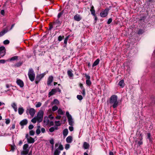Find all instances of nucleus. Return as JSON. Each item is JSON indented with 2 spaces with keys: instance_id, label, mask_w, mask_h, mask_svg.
<instances>
[{
  "instance_id": "nucleus-26",
  "label": "nucleus",
  "mask_w": 155,
  "mask_h": 155,
  "mask_svg": "<svg viewBox=\"0 0 155 155\" xmlns=\"http://www.w3.org/2000/svg\"><path fill=\"white\" fill-rule=\"evenodd\" d=\"M100 60L99 59H97L94 63L92 67H94L97 65L99 63Z\"/></svg>"
},
{
  "instance_id": "nucleus-18",
  "label": "nucleus",
  "mask_w": 155,
  "mask_h": 155,
  "mask_svg": "<svg viewBox=\"0 0 155 155\" xmlns=\"http://www.w3.org/2000/svg\"><path fill=\"white\" fill-rule=\"evenodd\" d=\"M67 73L69 78L71 79H73L74 75L71 71L70 70H68L67 72Z\"/></svg>"
},
{
  "instance_id": "nucleus-49",
  "label": "nucleus",
  "mask_w": 155,
  "mask_h": 155,
  "mask_svg": "<svg viewBox=\"0 0 155 155\" xmlns=\"http://www.w3.org/2000/svg\"><path fill=\"white\" fill-rule=\"evenodd\" d=\"M112 19L111 18H110L108 19V20L107 22V23L108 24H110L111 23V22H112Z\"/></svg>"
},
{
  "instance_id": "nucleus-4",
  "label": "nucleus",
  "mask_w": 155,
  "mask_h": 155,
  "mask_svg": "<svg viewBox=\"0 0 155 155\" xmlns=\"http://www.w3.org/2000/svg\"><path fill=\"white\" fill-rule=\"evenodd\" d=\"M28 75L30 80L31 81H33L34 80L35 74L32 69L31 68L29 69Z\"/></svg>"
},
{
  "instance_id": "nucleus-3",
  "label": "nucleus",
  "mask_w": 155,
  "mask_h": 155,
  "mask_svg": "<svg viewBox=\"0 0 155 155\" xmlns=\"http://www.w3.org/2000/svg\"><path fill=\"white\" fill-rule=\"evenodd\" d=\"M64 149L63 145L58 143H56L55 145V150L54 155H59L61 153V150H62Z\"/></svg>"
},
{
  "instance_id": "nucleus-37",
  "label": "nucleus",
  "mask_w": 155,
  "mask_h": 155,
  "mask_svg": "<svg viewBox=\"0 0 155 155\" xmlns=\"http://www.w3.org/2000/svg\"><path fill=\"white\" fill-rule=\"evenodd\" d=\"M38 128L36 130V133L38 135L40 133H41V131L39 129V128L40 127V126H38Z\"/></svg>"
},
{
  "instance_id": "nucleus-22",
  "label": "nucleus",
  "mask_w": 155,
  "mask_h": 155,
  "mask_svg": "<svg viewBox=\"0 0 155 155\" xmlns=\"http://www.w3.org/2000/svg\"><path fill=\"white\" fill-rule=\"evenodd\" d=\"M90 11L91 12V14H92L94 16H95V11L94 9V7L93 6H91V9H90Z\"/></svg>"
},
{
  "instance_id": "nucleus-17",
  "label": "nucleus",
  "mask_w": 155,
  "mask_h": 155,
  "mask_svg": "<svg viewBox=\"0 0 155 155\" xmlns=\"http://www.w3.org/2000/svg\"><path fill=\"white\" fill-rule=\"evenodd\" d=\"M27 141L28 143H33L35 142L34 139L31 137H29L27 140Z\"/></svg>"
},
{
  "instance_id": "nucleus-34",
  "label": "nucleus",
  "mask_w": 155,
  "mask_h": 155,
  "mask_svg": "<svg viewBox=\"0 0 155 155\" xmlns=\"http://www.w3.org/2000/svg\"><path fill=\"white\" fill-rule=\"evenodd\" d=\"M77 99L80 101H81L83 99V97L81 95H77Z\"/></svg>"
},
{
  "instance_id": "nucleus-9",
  "label": "nucleus",
  "mask_w": 155,
  "mask_h": 155,
  "mask_svg": "<svg viewBox=\"0 0 155 155\" xmlns=\"http://www.w3.org/2000/svg\"><path fill=\"white\" fill-rule=\"evenodd\" d=\"M108 9H105L103 11L100 13V15L102 17H106L108 14Z\"/></svg>"
},
{
  "instance_id": "nucleus-53",
  "label": "nucleus",
  "mask_w": 155,
  "mask_h": 155,
  "mask_svg": "<svg viewBox=\"0 0 155 155\" xmlns=\"http://www.w3.org/2000/svg\"><path fill=\"white\" fill-rule=\"evenodd\" d=\"M85 77L87 79V80H90V77L87 75L86 74Z\"/></svg>"
},
{
  "instance_id": "nucleus-58",
  "label": "nucleus",
  "mask_w": 155,
  "mask_h": 155,
  "mask_svg": "<svg viewBox=\"0 0 155 155\" xmlns=\"http://www.w3.org/2000/svg\"><path fill=\"white\" fill-rule=\"evenodd\" d=\"M6 87L7 88H8L12 86V84H6Z\"/></svg>"
},
{
  "instance_id": "nucleus-39",
  "label": "nucleus",
  "mask_w": 155,
  "mask_h": 155,
  "mask_svg": "<svg viewBox=\"0 0 155 155\" xmlns=\"http://www.w3.org/2000/svg\"><path fill=\"white\" fill-rule=\"evenodd\" d=\"M18 58V57L16 56H14L12 58L10 59V61H14L16 60Z\"/></svg>"
},
{
  "instance_id": "nucleus-63",
  "label": "nucleus",
  "mask_w": 155,
  "mask_h": 155,
  "mask_svg": "<svg viewBox=\"0 0 155 155\" xmlns=\"http://www.w3.org/2000/svg\"><path fill=\"white\" fill-rule=\"evenodd\" d=\"M1 13L2 15H4V11L3 10H2L1 11Z\"/></svg>"
},
{
  "instance_id": "nucleus-2",
  "label": "nucleus",
  "mask_w": 155,
  "mask_h": 155,
  "mask_svg": "<svg viewBox=\"0 0 155 155\" xmlns=\"http://www.w3.org/2000/svg\"><path fill=\"white\" fill-rule=\"evenodd\" d=\"M109 103L110 107H112L114 108L117 107L119 103L117 96L115 95H112L110 98Z\"/></svg>"
},
{
  "instance_id": "nucleus-25",
  "label": "nucleus",
  "mask_w": 155,
  "mask_h": 155,
  "mask_svg": "<svg viewBox=\"0 0 155 155\" xmlns=\"http://www.w3.org/2000/svg\"><path fill=\"white\" fill-rule=\"evenodd\" d=\"M57 112L58 114L60 115H63L65 113V112L62 110L61 108H59L58 109Z\"/></svg>"
},
{
  "instance_id": "nucleus-44",
  "label": "nucleus",
  "mask_w": 155,
  "mask_h": 155,
  "mask_svg": "<svg viewBox=\"0 0 155 155\" xmlns=\"http://www.w3.org/2000/svg\"><path fill=\"white\" fill-rule=\"evenodd\" d=\"M143 32V31L142 30L140 29L138 31V34H142Z\"/></svg>"
},
{
  "instance_id": "nucleus-38",
  "label": "nucleus",
  "mask_w": 155,
  "mask_h": 155,
  "mask_svg": "<svg viewBox=\"0 0 155 155\" xmlns=\"http://www.w3.org/2000/svg\"><path fill=\"white\" fill-rule=\"evenodd\" d=\"M70 145L69 144H66L65 145V148L66 150H68L70 148Z\"/></svg>"
},
{
  "instance_id": "nucleus-61",
  "label": "nucleus",
  "mask_w": 155,
  "mask_h": 155,
  "mask_svg": "<svg viewBox=\"0 0 155 155\" xmlns=\"http://www.w3.org/2000/svg\"><path fill=\"white\" fill-rule=\"evenodd\" d=\"M150 133H148L147 134V138L149 139H150Z\"/></svg>"
},
{
  "instance_id": "nucleus-32",
  "label": "nucleus",
  "mask_w": 155,
  "mask_h": 155,
  "mask_svg": "<svg viewBox=\"0 0 155 155\" xmlns=\"http://www.w3.org/2000/svg\"><path fill=\"white\" fill-rule=\"evenodd\" d=\"M140 136H141L139 142H138V144L139 145H141L143 144V142L142 141V140L143 139L142 137L141 136V135L140 134Z\"/></svg>"
},
{
  "instance_id": "nucleus-59",
  "label": "nucleus",
  "mask_w": 155,
  "mask_h": 155,
  "mask_svg": "<svg viewBox=\"0 0 155 155\" xmlns=\"http://www.w3.org/2000/svg\"><path fill=\"white\" fill-rule=\"evenodd\" d=\"M62 40V38L61 36H59L58 37V40L59 41H61Z\"/></svg>"
},
{
  "instance_id": "nucleus-15",
  "label": "nucleus",
  "mask_w": 155,
  "mask_h": 155,
  "mask_svg": "<svg viewBox=\"0 0 155 155\" xmlns=\"http://www.w3.org/2000/svg\"><path fill=\"white\" fill-rule=\"evenodd\" d=\"M83 147L85 149H87L89 147L90 145L89 143L85 142L83 143Z\"/></svg>"
},
{
  "instance_id": "nucleus-1",
  "label": "nucleus",
  "mask_w": 155,
  "mask_h": 155,
  "mask_svg": "<svg viewBox=\"0 0 155 155\" xmlns=\"http://www.w3.org/2000/svg\"><path fill=\"white\" fill-rule=\"evenodd\" d=\"M44 113L43 110H40L38 113L37 116L31 120V122L33 123H35L37 121L38 123L41 122L43 120Z\"/></svg>"
},
{
  "instance_id": "nucleus-45",
  "label": "nucleus",
  "mask_w": 155,
  "mask_h": 155,
  "mask_svg": "<svg viewBox=\"0 0 155 155\" xmlns=\"http://www.w3.org/2000/svg\"><path fill=\"white\" fill-rule=\"evenodd\" d=\"M6 61L5 60L2 59L0 60V63L4 64L6 62Z\"/></svg>"
},
{
  "instance_id": "nucleus-30",
  "label": "nucleus",
  "mask_w": 155,
  "mask_h": 155,
  "mask_svg": "<svg viewBox=\"0 0 155 155\" xmlns=\"http://www.w3.org/2000/svg\"><path fill=\"white\" fill-rule=\"evenodd\" d=\"M45 74H46L45 73L41 74L38 76L37 78H38L40 79H41L44 76Z\"/></svg>"
},
{
  "instance_id": "nucleus-48",
  "label": "nucleus",
  "mask_w": 155,
  "mask_h": 155,
  "mask_svg": "<svg viewBox=\"0 0 155 155\" xmlns=\"http://www.w3.org/2000/svg\"><path fill=\"white\" fill-rule=\"evenodd\" d=\"M34 127V126L32 125H30L28 127V128L30 130L32 129Z\"/></svg>"
},
{
  "instance_id": "nucleus-21",
  "label": "nucleus",
  "mask_w": 155,
  "mask_h": 155,
  "mask_svg": "<svg viewBox=\"0 0 155 155\" xmlns=\"http://www.w3.org/2000/svg\"><path fill=\"white\" fill-rule=\"evenodd\" d=\"M24 111V109L22 107H19L18 109V113L20 115L22 114Z\"/></svg>"
},
{
  "instance_id": "nucleus-24",
  "label": "nucleus",
  "mask_w": 155,
  "mask_h": 155,
  "mask_svg": "<svg viewBox=\"0 0 155 155\" xmlns=\"http://www.w3.org/2000/svg\"><path fill=\"white\" fill-rule=\"evenodd\" d=\"M58 129V127L57 126H54V127H51L49 129V131L51 132H52L54 131L55 130H57Z\"/></svg>"
},
{
  "instance_id": "nucleus-23",
  "label": "nucleus",
  "mask_w": 155,
  "mask_h": 155,
  "mask_svg": "<svg viewBox=\"0 0 155 155\" xmlns=\"http://www.w3.org/2000/svg\"><path fill=\"white\" fill-rule=\"evenodd\" d=\"M8 31L7 29H5L0 32V37L2 36Z\"/></svg>"
},
{
  "instance_id": "nucleus-43",
  "label": "nucleus",
  "mask_w": 155,
  "mask_h": 155,
  "mask_svg": "<svg viewBox=\"0 0 155 155\" xmlns=\"http://www.w3.org/2000/svg\"><path fill=\"white\" fill-rule=\"evenodd\" d=\"M63 14V12H62L59 13L58 15V18H60L61 15Z\"/></svg>"
},
{
  "instance_id": "nucleus-60",
  "label": "nucleus",
  "mask_w": 155,
  "mask_h": 155,
  "mask_svg": "<svg viewBox=\"0 0 155 155\" xmlns=\"http://www.w3.org/2000/svg\"><path fill=\"white\" fill-rule=\"evenodd\" d=\"M56 23H57L58 25H59L61 24L60 21L58 20L56 21Z\"/></svg>"
},
{
  "instance_id": "nucleus-36",
  "label": "nucleus",
  "mask_w": 155,
  "mask_h": 155,
  "mask_svg": "<svg viewBox=\"0 0 155 155\" xmlns=\"http://www.w3.org/2000/svg\"><path fill=\"white\" fill-rule=\"evenodd\" d=\"M41 105V103L40 102H38L35 105V107H39Z\"/></svg>"
},
{
  "instance_id": "nucleus-28",
  "label": "nucleus",
  "mask_w": 155,
  "mask_h": 155,
  "mask_svg": "<svg viewBox=\"0 0 155 155\" xmlns=\"http://www.w3.org/2000/svg\"><path fill=\"white\" fill-rule=\"evenodd\" d=\"M118 85L122 87H123L124 86V81L123 80H121L119 81L118 83Z\"/></svg>"
},
{
  "instance_id": "nucleus-14",
  "label": "nucleus",
  "mask_w": 155,
  "mask_h": 155,
  "mask_svg": "<svg viewBox=\"0 0 155 155\" xmlns=\"http://www.w3.org/2000/svg\"><path fill=\"white\" fill-rule=\"evenodd\" d=\"M53 76H50L48 79L47 84L48 85H50L51 83L53 81Z\"/></svg>"
},
{
  "instance_id": "nucleus-42",
  "label": "nucleus",
  "mask_w": 155,
  "mask_h": 155,
  "mask_svg": "<svg viewBox=\"0 0 155 155\" xmlns=\"http://www.w3.org/2000/svg\"><path fill=\"white\" fill-rule=\"evenodd\" d=\"M9 43V41L8 40H5L3 41V43L5 45H7Z\"/></svg>"
},
{
  "instance_id": "nucleus-5",
  "label": "nucleus",
  "mask_w": 155,
  "mask_h": 155,
  "mask_svg": "<svg viewBox=\"0 0 155 155\" xmlns=\"http://www.w3.org/2000/svg\"><path fill=\"white\" fill-rule=\"evenodd\" d=\"M26 112L27 115L29 114L32 117L35 114V110L33 108H27Z\"/></svg>"
},
{
  "instance_id": "nucleus-19",
  "label": "nucleus",
  "mask_w": 155,
  "mask_h": 155,
  "mask_svg": "<svg viewBox=\"0 0 155 155\" xmlns=\"http://www.w3.org/2000/svg\"><path fill=\"white\" fill-rule=\"evenodd\" d=\"M28 123V121L26 119H24L21 121L20 123L21 126H24L26 125Z\"/></svg>"
},
{
  "instance_id": "nucleus-27",
  "label": "nucleus",
  "mask_w": 155,
  "mask_h": 155,
  "mask_svg": "<svg viewBox=\"0 0 155 155\" xmlns=\"http://www.w3.org/2000/svg\"><path fill=\"white\" fill-rule=\"evenodd\" d=\"M59 103V102L56 99H54L53 101L51 103V104L52 105L54 104H58Z\"/></svg>"
},
{
  "instance_id": "nucleus-57",
  "label": "nucleus",
  "mask_w": 155,
  "mask_h": 155,
  "mask_svg": "<svg viewBox=\"0 0 155 155\" xmlns=\"http://www.w3.org/2000/svg\"><path fill=\"white\" fill-rule=\"evenodd\" d=\"M15 149V146H11V150L12 151H14V150Z\"/></svg>"
},
{
  "instance_id": "nucleus-40",
  "label": "nucleus",
  "mask_w": 155,
  "mask_h": 155,
  "mask_svg": "<svg viewBox=\"0 0 155 155\" xmlns=\"http://www.w3.org/2000/svg\"><path fill=\"white\" fill-rule=\"evenodd\" d=\"M54 122L52 121H49V124L48 125L49 126L51 127L52 126H53L54 125Z\"/></svg>"
},
{
  "instance_id": "nucleus-56",
  "label": "nucleus",
  "mask_w": 155,
  "mask_h": 155,
  "mask_svg": "<svg viewBox=\"0 0 155 155\" xmlns=\"http://www.w3.org/2000/svg\"><path fill=\"white\" fill-rule=\"evenodd\" d=\"M48 118H49L51 120H52L54 118V117L52 116V115L50 114L49 115Z\"/></svg>"
},
{
  "instance_id": "nucleus-8",
  "label": "nucleus",
  "mask_w": 155,
  "mask_h": 155,
  "mask_svg": "<svg viewBox=\"0 0 155 155\" xmlns=\"http://www.w3.org/2000/svg\"><path fill=\"white\" fill-rule=\"evenodd\" d=\"M5 49L4 46L0 47V56L3 57L5 54Z\"/></svg>"
},
{
  "instance_id": "nucleus-52",
  "label": "nucleus",
  "mask_w": 155,
  "mask_h": 155,
  "mask_svg": "<svg viewBox=\"0 0 155 155\" xmlns=\"http://www.w3.org/2000/svg\"><path fill=\"white\" fill-rule=\"evenodd\" d=\"M41 132L44 133L45 132V130L44 128H42L41 129Z\"/></svg>"
},
{
  "instance_id": "nucleus-50",
  "label": "nucleus",
  "mask_w": 155,
  "mask_h": 155,
  "mask_svg": "<svg viewBox=\"0 0 155 155\" xmlns=\"http://www.w3.org/2000/svg\"><path fill=\"white\" fill-rule=\"evenodd\" d=\"M79 86L80 87L81 90H83L84 89L83 86V84L81 83H80L79 84Z\"/></svg>"
},
{
  "instance_id": "nucleus-31",
  "label": "nucleus",
  "mask_w": 155,
  "mask_h": 155,
  "mask_svg": "<svg viewBox=\"0 0 155 155\" xmlns=\"http://www.w3.org/2000/svg\"><path fill=\"white\" fill-rule=\"evenodd\" d=\"M58 109V107L56 106H54L52 107V110L53 111H55Z\"/></svg>"
},
{
  "instance_id": "nucleus-55",
  "label": "nucleus",
  "mask_w": 155,
  "mask_h": 155,
  "mask_svg": "<svg viewBox=\"0 0 155 155\" xmlns=\"http://www.w3.org/2000/svg\"><path fill=\"white\" fill-rule=\"evenodd\" d=\"M15 128V124H13L12 125V127L10 128V130H13Z\"/></svg>"
},
{
  "instance_id": "nucleus-46",
  "label": "nucleus",
  "mask_w": 155,
  "mask_h": 155,
  "mask_svg": "<svg viewBox=\"0 0 155 155\" xmlns=\"http://www.w3.org/2000/svg\"><path fill=\"white\" fill-rule=\"evenodd\" d=\"M82 90V94L84 96L85 94V90L84 89L83 90Z\"/></svg>"
},
{
  "instance_id": "nucleus-64",
  "label": "nucleus",
  "mask_w": 155,
  "mask_h": 155,
  "mask_svg": "<svg viewBox=\"0 0 155 155\" xmlns=\"http://www.w3.org/2000/svg\"><path fill=\"white\" fill-rule=\"evenodd\" d=\"M109 155H114V154L113 152L110 151L109 153Z\"/></svg>"
},
{
  "instance_id": "nucleus-6",
  "label": "nucleus",
  "mask_w": 155,
  "mask_h": 155,
  "mask_svg": "<svg viewBox=\"0 0 155 155\" xmlns=\"http://www.w3.org/2000/svg\"><path fill=\"white\" fill-rule=\"evenodd\" d=\"M28 145L27 144H25L23 146V150L21 152V154L24 155H27L29 151L28 148Z\"/></svg>"
},
{
  "instance_id": "nucleus-11",
  "label": "nucleus",
  "mask_w": 155,
  "mask_h": 155,
  "mask_svg": "<svg viewBox=\"0 0 155 155\" xmlns=\"http://www.w3.org/2000/svg\"><path fill=\"white\" fill-rule=\"evenodd\" d=\"M16 83L18 85L20 86L21 87L24 86V83L23 81L20 79H17Z\"/></svg>"
},
{
  "instance_id": "nucleus-20",
  "label": "nucleus",
  "mask_w": 155,
  "mask_h": 155,
  "mask_svg": "<svg viewBox=\"0 0 155 155\" xmlns=\"http://www.w3.org/2000/svg\"><path fill=\"white\" fill-rule=\"evenodd\" d=\"M66 141L68 143H71L72 141V138L71 136H68L66 139Z\"/></svg>"
},
{
  "instance_id": "nucleus-16",
  "label": "nucleus",
  "mask_w": 155,
  "mask_h": 155,
  "mask_svg": "<svg viewBox=\"0 0 155 155\" xmlns=\"http://www.w3.org/2000/svg\"><path fill=\"white\" fill-rule=\"evenodd\" d=\"M11 106L14 109V111L15 112H17V107L16 104L15 103H13L11 104Z\"/></svg>"
},
{
  "instance_id": "nucleus-41",
  "label": "nucleus",
  "mask_w": 155,
  "mask_h": 155,
  "mask_svg": "<svg viewBox=\"0 0 155 155\" xmlns=\"http://www.w3.org/2000/svg\"><path fill=\"white\" fill-rule=\"evenodd\" d=\"M35 134V132L33 130L30 131L29 132V134L31 136H33Z\"/></svg>"
},
{
  "instance_id": "nucleus-29",
  "label": "nucleus",
  "mask_w": 155,
  "mask_h": 155,
  "mask_svg": "<svg viewBox=\"0 0 155 155\" xmlns=\"http://www.w3.org/2000/svg\"><path fill=\"white\" fill-rule=\"evenodd\" d=\"M68 133V130L67 129H65L63 132V134L64 136H66Z\"/></svg>"
},
{
  "instance_id": "nucleus-7",
  "label": "nucleus",
  "mask_w": 155,
  "mask_h": 155,
  "mask_svg": "<svg viewBox=\"0 0 155 155\" xmlns=\"http://www.w3.org/2000/svg\"><path fill=\"white\" fill-rule=\"evenodd\" d=\"M66 115L68 117L69 125L71 126L72 125L73 123V121L71 115L69 114L68 111L66 112Z\"/></svg>"
},
{
  "instance_id": "nucleus-12",
  "label": "nucleus",
  "mask_w": 155,
  "mask_h": 155,
  "mask_svg": "<svg viewBox=\"0 0 155 155\" xmlns=\"http://www.w3.org/2000/svg\"><path fill=\"white\" fill-rule=\"evenodd\" d=\"M57 91V90L56 89H52L51 91H50L48 94L49 97H50L51 96L54 94Z\"/></svg>"
},
{
  "instance_id": "nucleus-47",
  "label": "nucleus",
  "mask_w": 155,
  "mask_h": 155,
  "mask_svg": "<svg viewBox=\"0 0 155 155\" xmlns=\"http://www.w3.org/2000/svg\"><path fill=\"white\" fill-rule=\"evenodd\" d=\"M50 143L52 145H54V140L52 139L50 140Z\"/></svg>"
},
{
  "instance_id": "nucleus-33",
  "label": "nucleus",
  "mask_w": 155,
  "mask_h": 155,
  "mask_svg": "<svg viewBox=\"0 0 155 155\" xmlns=\"http://www.w3.org/2000/svg\"><path fill=\"white\" fill-rule=\"evenodd\" d=\"M86 84L88 86H90L91 84V83L90 80H87Z\"/></svg>"
},
{
  "instance_id": "nucleus-13",
  "label": "nucleus",
  "mask_w": 155,
  "mask_h": 155,
  "mask_svg": "<svg viewBox=\"0 0 155 155\" xmlns=\"http://www.w3.org/2000/svg\"><path fill=\"white\" fill-rule=\"evenodd\" d=\"M49 120L48 117H44L43 121L44 124V125L47 126L49 124Z\"/></svg>"
},
{
  "instance_id": "nucleus-62",
  "label": "nucleus",
  "mask_w": 155,
  "mask_h": 155,
  "mask_svg": "<svg viewBox=\"0 0 155 155\" xmlns=\"http://www.w3.org/2000/svg\"><path fill=\"white\" fill-rule=\"evenodd\" d=\"M61 118V116L59 115L57 116L56 117V118L57 119H60Z\"/></svg>"
},
{
  "instance_id": "nucleus-54",
  "label": "nucleus",
  "mask_w": 155,
  "mask_h": 155,
  "mask_svg": "<svg viewBox=\"0 0 155 155\" xmlns=\"http://www.w3.org/2000/svg\"><path fill=\"white\" fill-rule=\"evenodd\" d=\"M69 130L71 131L73 130V127L72 126H70L69 127Z\"/></svg>"
},
{
  "instance_id": "nucleus-10",
  "label": "nucleus",
  "mask_w": 155,
  "mask_h": 155,
  "mask_svg": "<svg viewBox=\"0 0 155 155\" xmlns=\"http://www.w3.org/2000/svg\"><path fill=\"white\" fill-rule=\"evenodd\" d=\"M74 19L75 21H79L82 19V17L80 15L76 14L74 16Z\"/></svg>"
},
{
  "instance_id": "nucleus-51",
  "label": "nucleus",
  "mask_w": 155,
  "mask_h": 155,
  "mask_svg": "<svg viewBox=\"0 0 155 155\" xmlns=\"http://www.w3.org/2000/svg\"><path fill=\"white\" fill-rule=\"evenodd\" d=\"M10 122V120L9 119H6L5 123L7 124H9Z\"/></svg>"
},
{
  "instance_id": "nucleus-35",
  "label": "nucleus",
  "mask_w": 155,
  "mask_h": 155,
  "mask_svg": "<svg viewBox=\"0 0 155 155\" xmlns=\"http://www.w3.org/2000/svg\"><path fill=\"white\" fill-rule=\"evenodd\" d=\"M55 124L56 125L55 126H58L61 125V123L59 121H55Z\"/></svg>"
}]
</instances>
